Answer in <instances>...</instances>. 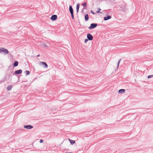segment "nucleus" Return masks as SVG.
<instances>
[{"instance_id":"obj_1","label":"nucleus","mask_w":153,"mask_h":153,"mask_svg":"<svg viewBox=\"0 0 153 153\" xmlns=\"http://www.w3.org/2000/svg\"><path fill=\"white\" fill-rule=\"evenodd\" d=\"M0 53H2L4 55H6L8 53L9 51L6 49L3 48H0Z\"/></svg>"},{"instance_id":"obj_2","label":"nucleus","mask_w":153,"mask_h":153,"mask_svg":"<svg viewBox=\"0 0 153 153\" xmlns=\"http://www.w3.org/2000/svg\"><path fill=\"white\" fill-rule=\"evenodd\" d=\"M97 23H91L90 25V26L88 27V29L89 30L93 29L96 27L97 26Z\"/></svg>"},{"instance_id":"obj_3","label":"nucleus","mask_w":153,"mask_h":153,"mask_svg":"<svg viewBox=\"0 0 153 153\" xmlns=\"http://www.w3.org/2000/svg\"><path fill=\"white\" fill-rule=\"evenodd\" d=\"M39 64V66H42V67H48L47 64L45 62H40Z\"/></svg>"},{"instance_id":"obj_4","label":"nucleus","mask_w":153,"mask_h":153,"mask_svg":"<svg viewBox=\"0 0 153 153\" xmlns=\"http://www.w3.org/2000/svg\"><path fill=\"white\" fill-rule=\"evenodd\" d=\"M24 128L28 129H32L33 128V127L31 125H24Z\"/></svg>"},{"instance_id":"obj_5","label":"nucleus","mask_w":153,"mask_h":153,"mask_svg":"<svg viewBox=\"0 0 153 153\" xmlns=\"http://www.w3.org/2000/svg\"><path fill=\"white\" fill-rule=\"evenodd\" d=\"M57 16L56 15H53L51 17V20L54 21L57 19Z\"/></svg>"},{"instance_id":"obj_6","label":"nucleus","mask_w":153,"mask_h":153,"mask_svg":"<svg viewBox=\"0 0 153 153\" xmlns=\"http://www.w3.org/2000/svg\"><path fill=\"white\" fill-rule=\"evenodd\" d=\"M87 38L89 40L91 41L93 39V37L91 34L88 33L87 35Z\"/></svg>"},{"instance_id":"obj_7","label":"nucleus","mask_w":153,"mask_h":153,"mask_svg":"<svg viewBox=\"0 0 153 153\" xmlns=\"http://www.w3.org/2000/svg\"><path fill=\"white\" fill-rule=\"evenodd\" d=\"M111 16L110 15H107L106 16H105L104 18V20L105 21L109 19H111Z\"/></svg>"},{"instance_id":"obj_8","label":"nucleus","mask_w":153,"mask_h":153,"mask_svg":"<svg viewBox=\"0 0 153 153\" xmlns=\"http://www.w3.org/2000/svg\"><path fill=\"white\" fill-rule=\"evenodd\" d=\"M69 10L71 14L73 13V10L71 5H69Z\"/></svg>"},{"instance_id":"obj_9","label":"nucleus","mask_w":153,"mask_h":153,"mask_svg":"<svg viewBox=\"0 0 153 153\" xmlns=\"http://www.w3.org/2000/svg\"><path fill=\"white\" fill-rule=\"evenodd\" d=\"M125 91V90L124 89H120L118 91V93L119 94L124 93Z\"/></svg>"},{"instance_id":"obj_10","label":"nucleus","mask_w":153,"mask_h":153,"mask_svg":"<svg viewBox=\"0 0 153 153\" xmlns=\"http://www.w3.org/2000/svg\"><path fill=\"white\" fill-rule=\"evenodd\" d=\"M18 65V62L17 61H15L14 63L13 64V65L12 66L13 67H16Z\"/></svg>"},{"instance_id":"obj_11","label":"nucleus","mask_w":153,"mask_h":153,"mask_svg":"<svg viewBox=\"0 0 153 153\" xmlns=\"http://www.w3.org/2000/svg\"><path fill=\"white\" fill-rule=\"evenodd\" d=\"M22 70H19L16 71H15V73L16 74H19L22 72Z\"/></svg>"},{"instance_id":"obj_12","label":"nucleus","mask_w":153,"mask_h":153,"mask_svg":"<svg viewBox=\"0 0 153 153\" xmlns=\"http://www.w3.org/2000/svg\"><path fill=\"white\" fill-rule=\"evenodd\" d=\"M85 21H88L89 19V16L88 14H86L85 16Z\"/></svg>"},{"instance_id":"obj_13","label":"nucleus","mask_w":153,"mask_h":153,"mask_svg":"<svg viewBox=\"0 0 153 153\" xmlns=\"http://www.w3.org/2000/svg\"><path fill=\"white\" fill-rule=\"evenodd\" d=\"M79 4H76V10L77 13L79 12Z\"/></svg>"},{"instance_id":"obj_14","label":"nucleus","mask_w":153,"mask_h":153,"mask_svg":"<svg viewBox=\"0 0 153 153\" xmlns=\"http://www.w3.org/2000/svg\"><path fill=\"white\" fill-rule=\"evenodd\" d=\"M12 86H13L11 85L8 86L7 88V89L8 90H10L11 89V88L12 87Z\"/></svg>"},{"instance_id":"obj_15","label":"nucleus","mask_w":153,"mask_h":153,"mask_svg":"<svg viewBox=\"0 0 153 153\" xmlns=\"http://www.w3.org/2000/svg\"><path fill=\"white\" fill-rule=\"evenodd\" d=\"M69 141H70V143L72 144H74L75 143V141L71 140H70L69 139H68Z\"/></svg>"},{"instance_id":"obj_16","label":"nucleus","mask_w":153,"mask_h":153,"mask_svg":"<svg viewBox=\"0 0 153 153\" xmlns=\"http://www.w3.org/2000/svg\"><path fill=\"white\" fill-rule=\"evenodd\" d=\"M82 5L84 6V7H85L87 6V3L86 2L82 3Z\"/></svg>"},{"instance_id":"obj_17","label":"nucleus","mask_w":153,"mask_h":153,"mask_svg":"<svg viewBox=\"0 0 153 153\" xmlns=\"http://www.w3.org/2000/svg\"><path fill=\"white\" fill-rule=\"evenodd\" d=\"M25 74L26 76L30 74L29 71H25Z\"/></svg>"},{"instance_id":"obj_18","label":"nucleus","mask_w":153,"mask_h":153,"mask_svg":"<svg viewBox=\"0 0 153 153\" xmlns=\"http://www.w3.org/2000/svg\"><path fill=\"white\" fill-rule=\"evenodd\" d=\"M101 10V9L99 8H98L97 9V13H102L101 12H100V11Z\"/></svg>"},{"instance_id":"obj_19","label":"nucleus","mask_w":153,"mask_h":153,"mask_svg":"<svg viewBox=\"0 0 153 153\" xmlns=\"http://www.w3.org/2000/svg\"><path fill=\"white\" fill-rule=\"evenodd\" d=\"M86 8V7H83V8L81 12L82 13H84V10Z\"/></svg>"},{"instance_id":"obj_20","label":"nucleus","mask_w":153,"mask_h":153,"mask_svg":"<svg viewBox=\"0 0 153 153\" xmlns=\"http://www.w3.org/2000/svg\"><path fill=\"white\" fill-rule=\"evenodd\" d=\"M121 59H120L118 61V62L117 63V67H119V64H120V63L121 61Z\"/></svg>"},{"instance_id":"obj_21","label":"nucleus","mask_w":153,"mask_h":153,"mask_svg":"<svg viewBox=\"0 0 153 153\" xmlns=\"http://www.w3.org/2000/svg\"><path fill=\"white\" fill-rule=\"evenodd\" d=\"M153 76V75H150L148 76V79L150 78Z\"/></svg>"},{"instance_id":"obj_22","label":"nucleus","mask_w":153,"mask_h":153,"mask_svg":"<svg viewBox=\"0 0 153 153\" xmlns=\"http://www.w3.org/2000/svg\"><path fill=\"white\" fill-rule=\"evenodd\" d=\"M71 17L72 18V19H74V13H71Z\"/></svg>"},{"instance_id":"obj_23","label":"nucleus","mask_w":153,"mask_h":153,"mask_svg":"<svg viewBox=\"0 0 153 153\" xmlns=\"http://www.w3.org/2000/svg\"><path fill=\"white\" fill-rule=\"evenodd\" d=\"M88 40H89V39H85V43H87Z\"/></svg>"},{"instance_id":"obj_24","label":"nucleus","mask_w":153,"mask_h":153,"mask_svg":"<svg viewBox=\"0 0 153 153\" xmlns=\"http://www.w3.org/2000/svg\"><path fill=\"white\" fill-rule=\"evenodd\" d=\"M43 141L41 139L40 141V143H42L43 142Z\"/></svg>"},{"instance_id":"obj_25","label":"nucleus","mask_w":153,"mask_h":153,"mask_svg":"<svg viewBox=\"0 0 153 153\" xmlns=\"http://www.w3.org/2000/svg\"><path fill=\"white\" fill-rule=\"evenodd\" d=\"M91 13L92 14H95V13H94V11H93V10H91Z\"/></svg>"},{"instance_id":"obj_26","label":"nucleus","mask_w":153,"mask_h":153,"mask_svg":"<svg viewBox=\"0 0 153 153\" xmlns=\"http://www.w3.org/2000/svg\"><path fill=\"white\" fill-rule=\"evenodd\" d=\"M52 111H56V109L54 108H52Z\"/></svg>"},{"instance_id":"obj_27","label":"nucleus","mask_w":153,"mask_h":153,"mask_svg":"<svg viewBox=\"0 0 153 153\" xmlns=\"http://www.w3.org/2000/svg\"><path fill=\"white\" fill-rule=\"evenodd\" d=\"M44 46L45 47H47V46L45 44L44 45Z\"/></svg>"},{"instance_id":"obj_28","label":"nucleus","mask_w":153,"mask_h":153,"mask_svg":"<svg viewBox=\"0 0 153 153\" xmlns=\"http://www.w3.org/2000/svg\"><path fill=\"white\" fill-rule=\"evenodd\" d=\"M117 68H115L114 69V70H115V71L117 69Z\"/></svg>"},{"instance_id":"obj_29","label":"nucleus","mask_w":153,"mask_h":153,"mask_svg":"<svg viewBox=\"0 0 153 153\" xmlns=\"http://www.w3.org/2000/svg\"><path fill=\"white\" fill-rule=\"evenodd\" d=\"M39 56H40V55H39V54H38V55H37V57H39Z\"/></svg>"},{"instance_id":"obj_30","label":"nucleus","mask_w":153,"mask_h":153,"mask_svg":"<svg viewBox=\"0 0 153 153\" xmlns=\"http://www.w3.org/2000/svg\"><path fill=\"white\" fill-rule=\"evenodd\" d=\"M103 1V0H99V1Z\"/></svg>"},{"instance_id":"obj_31","label":"nucleus","mask_w":153,"mask_h":153,"mask_svg":"<svg viewBox=\"0 0 153 153\" xmlns=\"http://www.w3.org/2000/svg\"><path fill=\"white\" fill-rule=\"evenodd\" d=\"M72 153L71 152H68V153Z\"/></svg>"}]
</instances>
